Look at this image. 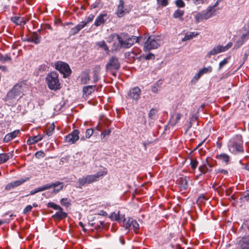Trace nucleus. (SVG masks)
<instances>
[{
  "instance_id": "obj_11",
  "label": "nucleus",
  "mask_w": 249,
  "mask_h": 249,
  "mask_svg": "<svg viewBox=\"0 0 249 249\" xmlns=\"http://www.w3.org/2000/svg\"><path fill=\"white\" fill-rule=\"evenodd\" d=\"M141 94V90L138 87H135L130 89L128 93V96L133 100L138 101Z\"/></svg>"
},
{
  "instance_id": "obj_10",
  "label": "nucleus",
  "mask_w": 249,
  "mask_h": 249,
  "mask_svg": "<svg viewBox=\"0 0 249 249\" xmlns=\"http://www.w3.org/2000/svg\"><path fill=\"white\" fill-rule=\"evenodd\" d=\"M79 131L78 130H73L71 133L65 137V142L70 143H74L79 139Z\"/></svg>"
},
{
  "instance_id": "obj_20",
  "label": "nucleus",
  "mask_w": 249,
  "mask_h": 249,
  "mask_svg": "<svg viewBox=\"0 0 249 249\" xmlns=\"http://www.w3.org/2000/svg\"><path fill=\"white\" fill-rule=\"evenodd\" d=\"M44 137V135H38L34 137H30L27 141V143L29 145L35 144L38 142L42 140Z\"/></svg>"
},
{
  "instance_id": "obj_40",
  "label": "nucleus",
  "mask_w": 249,
  "mask_h": 249,
  "mask_svg": "<svg viewBox=\"0 0 249 249\" xmlns=\"http://www.w3.org/2000/svg\"><path fill=\"white\" fill-rule=\"evenodd\" d=\"M11 60V58L10 56L7 54L3 55L0 54V61L2 63H5L6 61H10Z\"/></svg>"
},
{
  "instance_id": "obj_47",
  "label": "nucleus",
  "mask_w": 249,
  "mask_h": 249,
  "mask_svg": "<svg viewBox=\"0 0 249 249\" xmlns=\"http://www.w3.org/2000/svg\"><path fill=\"white\" fill-rule=\"evenodd\" d=\"M175 2L178 7L183 8L185 7V3L182 0H176Z\"/></svg>"
},
{
  "instance_id": "obj_59",
  "label": "nucleus",
  "mask_w": 249,
  "mask_h": 249,
  "mask_svg": "<svg viewBox=\"0 0 249 249\" xmlns=\"http://www.w3.org/2000/svg\"><path fill=\"white\" fill-rule=\"evenodd\" d=\"M206 163L207 164L208 166H209L210 167V169H212V168L214 166V163L213 162L212 163H211L210 160H207Z\"/></svg>"
},
{
  "instance_id": "obj_26",
  "label": "nucleus",
  "mask_w": 249,
  "mask_h": 249,
  "mask_svg": "<svg viewBox=\"0 0 249 249\" xmlns=\"http://www.w3.org/2000/svg\"><path fill=\"white\" fill-rule=\"evenodd\" d=\"M89 80L90 77L89 73L86 71L82 72L80 77L81 83L83 84H87Z\"/></svg>"
},
{
  "instance_id": "obj_36",
  "label": "nucleus",
  "mask_w": 249,
  "mask_h": 249,
  "mask_svg": "<svg viewBox=\"0 0 249 249\" xmlns=\"http://www.w3.org/2000/svg\"><path fill=\"white\" fill-rule=\"evenodd\" d=\"M213 68L211 66H209L208 67H204L199 70V71L201 73V75H203L204 74H206L208 73H210L212 71Z\"/></svg>"
},
{
  "instance_id": "obj_23",
  "label": "nucleus",
  "mask_w": 249,
  "mask_h": 249,
  "mask_svg": "<svg viewBox=\"0 0 249 249\" xmlns=\"http://www.w3.org/2000/svg\"><path fill=\"white\" fill-rule=\"evenodd\" d=\"M184 14V10H182L180 9H177L175 11L173 14V17L175 18L178 19L180 21L183 20V16Z\"/></svg>"
},
{
  "instance_id": "obj_1",
  "label": "nucleus",
  "mask_w": 249,
  "mask_h": 249,
  "mask_svg": "<svg viewBox=\"0 0 249 249\" xmlns=\"http://www.w3.org/2000/svg\"><path fill=\"white\" fill-rule=\"evenodd\" d=\"M46 82L48 88L51 90L56 91L61 88V84L58 79V75L55 71H52L47 75Z\"/></svg>"
},
{
  "instance_id": "obj_60",
  "label": "nucleus",
  "mask_w": 249,
  "mask_h": 249,
  "mask_svg": "<svg viewBox=\"0 0 249 249\" xmlns=\"http://www.w3.org/2000/svg\"><path fill=\"white\" fill-rule=\"evenodd\" d=\"M117 35V34H113L110 36L107 39V41L108 42H111V41L114 38V37H116Z\"/></svg>"
},
{
  "instance_id": "obj_54",
  "label": "nucleus",
  "mask_w": 249,
  "mask_h": 249,
  "mask_svg": "<svg viewBox=\"0 0 249 249\" xmlns=\"http://www.w3.org/2000/svg\"><path fill=\"white\" fill-rule=\"evenodd\" d=\"M216 174L221 173L224 175L228 174V171L223 169H217L215 170Z\"/></svg>"
},
{
  "instance_id": "obj_52",
  "label": "nucleus",
  "mask_w": 249,
  "mask_h": 249,
  "mask_svg": "<svg viewBox=\"0 0 249 249\" xmlns=\"http://www.w3.org/2000/svg\"><path fill=\"white\" fill-rule=\"evenodd\" d=\"M35 156L36 158L38 159L44 158L45 156V154L43 151H39L36 153Z\"/></svg>"
},
{
  "instance_id": "obj_64",
  "label": "nucleus",
  "mask_w": 249,
  "mask_h": 249,
  "mask_svg": "<svg viewBox=\"0 0 249 249\" xmlns=\"http://www.w3.org/2000/svg\"><path fill=\"white\" fill-rule=\"evenodd\" d=\"M0 70H2L3 71H7V68L5 66H0Z\"/></svg>"
},
{
  "instance_id": "obj_13",
  "label": "nucleus",
  "mask_w": 249,
  "mask_h": 249,
  "mask_svg": "<svg viewBox=\"0 0 249 249\" xmlns=\"http://www.w3.org/2000/svg\"><path fill=\"white\" fill-rule=\"evenodd\" d=\"M28 178H21L19 180L14 181L11 183H8L6 185L5 189L7 190H10L13 188L20 186L26 181L28 180Z\"/></svg>"
},
{
  "instance_id": "obj_17",
  "label": "nucleus",
  "mask_w": 249,
  "mask_h": 249,
  "mask_svg": "<svg viewBox=\"0 0 249 249\" xmlns=\"http://www.w3.org/2000/svg\"><path fill=\"white\" fill-rule=\"evenodd\" d=\"M25 40L28 42H33L36 44H37L40 42L41 37L36 33H34Z\"/></svg>"
},
{
  "instance_id": "obj_27",
  "label": "nucleus",
  "mask_w": 249,
  "mask_h": 249,
  "mask_svg": "<svg viewBox=\"0 0 249 249\" xmlns=\"http://www.w3.org/2000/svg\"><path fill=\"white\" fill-rule=\"evenodd\" d=\"M67 216V213L64 212L62 210H59L55 214L53 215V218H55L58 219H62Z\"/></svg>"
},
{
  "instance_id": "obj_30",
  "label": "nucleus",
  "mask_w": 249,
  "mask_h": 249,
  "mask_svg": "<svg viewBox=\"0 0 249 249\" xmlns=\"http://www.w3.org/2000/svg\"><path fill=\"white\" fill-rule=\"evenodd\" d=\"M198 169L201 174H206L207 172H210L212 170L211 169H209L208 168L206 162L203 164L202 165L200 166L198 168Z\"/></svg>"
},
{
  "instance_id": "obj_8",
  "label": "nucleus",
  "mask_w": 249,
  "mask_h": 249,
  "mask_svg": "<svg viewBox=\"0 0 249 249\" xmlns=\"http://www.w3.org/2000/svg\"><path fill=\"white\" fill-rule=\"evenodd\" d=\"M230 151L233 153L236 154L243 152V148L241 142H231L229 145Z\"/></svg>"
},
{
  "instance_id": "obj_7",
  "label": "nucleus",
  "mask_w": 249,
  "mask_h": 249,
  "mask_svg": "<svg viewBox=\"0 0 249 249\" xmlns=\"http://www.w3.org/2000/svg\"><path fill=\"white\" fill-rule=\"evenodd\" d=\"M129 9L124 6V2L123 0H120L117 6L116 14L119 18H122L128 13Z\"/></svg>"
},
{
  "instance_id": "obj_46",
  "label": "nucleus",
  "mask_w": 249,
  "mask_h": 249,
  "mask_svg": "<svg viewBox=\"0 0 249 249\" xmlns=\"http://www.w3.org/2000/svg\"><path fill=\"white\" fill-rule=\"evenodd\" d=\"M53 187V183L51 184H47L42 186L40 187V190L41 191H44L45 190L50 189Z\"/></svg>"
},
{
  "instance_id": "obj_56",
  "label": "nucleus",
  "mask_w": 249,
  "mask_h": 249,
  "mask_svg": "<svg viewBox=\"0 0 249 249\" xmlns=\"http://www.w3.org/2000/svg\"><path fill=\"white\" fill-rule=\"evenodd\" d=\"M41 192V190H40V187H38L37 188H36L30 192V193L29 195H33L38 192Z\"/></svg>"
},
{
  "instance_id": "obj_15",
  "label": "nucleus",
  "mask_w": 249,
  "mask_h": 249,
  "mask_svg": "<svg viewBox=\"0 0 249 249\" xmlns=\"http://www.w3.org/2000/svg\"><path fill=\"white\" fill-rule=\"evenodd\" d=\"M249 38V33H247V34L242 35V36L236 42V43L234 45V48H239Z\"/></svg>"
},
{
  "instance_id": "obj_34",
  "label": "nucleus",
  "mask_w": 249,
  "mask_h": 249,
  "mask_svg": "<svg viewBox=\"0 0 249 249\" xmlns=\"http://www.w3.org/2000/svg\"><path fill=\"white\" fill-rule=\"evenodd\" d=\"M55 125L54 124H52L49 125L48 128L46 131V134L49 136H52L54 130Z\"/></svg>"
},
{
  "instance_id": "obj_49",
  "label": "nucleus",
  "mask_w": 249,
  "mask_h": 249,
  "mask_svg": "<svg viewBox=\"0 0 249 249\" xmlns=\"http://www.w3.org/2000/svg\"><path fill=\"white\" fill-rule=\"evenodd\" d=\"M110 217L112 219L116 221H119L120 220L119 213H113L111 214Z\"/></svg>"
},
{
  "instance_id": "obj_42",
  "label": "nucleus",
  "mask_w": 249,
  "mask_h": 249,
  "mask_svg": "<svg viewBox=\"0 0 249 249\" xmlns=\"http://www.w3.org/2000/svg\"><path fill=\"white\" fill-rule=\"evenodd\" d=\"M94 18V16L92 14H90L89 15L88 17L86 19V21H81V23H84L85 24V26H87V25L91 21H92V20Z\"/></svg>"
},
{
  "instance_id": "obj_39",
  "label": "nucleus",
  "mask_w": 249,
  "mask_h": 249,
  "mask_svg": "<svg viewBox=\"0 0 249 249\" xmlns=\"http://www.w3.org/2000/svg\"><path fill=\"white\" fill-rule=\"evenodd\" d=\"M60 203L66 207H69L71 205L70 200L68 198H62L60 200Z\"/></svg>"
},
{
  "instance_id": "obj_19",
  "label": "nucleus",
  "mask_w": 249,
  "mask_h": 249,
  "mask_svg": "<svg viewBox=\"0 0 249 249\" xmlns=\"http://www.w3.org/2000/svg\"><path fill=\"white\" fill-rule=\"evenodd\" d=\"M182 114L180 113H175L171 115L170 118V124L172 126L175 125L182 117Z\"/></svg>"
},
{
  "instance_id": "obj_32",
  "label": "nucleus",
  "mask_w": 249,
  "mask_h": 249,
  "mask_svg": "<svg viewBox=\"0 0 249 249\" xmlns=\"http://www.w3.org/2000/svg\"><path fill=\"white\" fill-rule=\"evenodd\" d=\"M129 222H130L131 224V230H133L134 231H135L136 232H137V231L138 230L139 228V225L137 222L135 220L133 219L132 218H129Z\"/></svg>"
},
{
  "instance_id": "obj_44",
  "label": "nucleus",
  "mask_w": 249,
  "mask_h": 249,
  "mask_svg": "<svg viewBox=\"0 0 249 249\" xmlns=\"http://www.w3.org/2000/svg\"><path fill=\"white\" fill-rule=\"evenodd\" d=\"M188 2H193L195 5L203 4L207 1V0H186Z\"/></svg>"
},
{
  "instance_id": "obj_55",
  "label": "nucleus",
  "mask_w": 249,
  "mask_h": 249,
  "mask_svg": "<svg viewBox=\"0 0 249 249\" xmlns=\"http://www.w3.org/2000/svg\"><path fill=\"white\" fill-rule=\"evenodd\" d=\"M202 76L201 73L199 71L193 77V80L195 81H197Z\"/></svg>"
},
{
  "instance_id": "obj_63",
  "label": "nucleus",
  "mask_w": 249,
  "mask_h": 249,
  "mask_svg": "<svg viewBox=\"0 0 249 249\" xmlns=\"http://www.w3.org/2000/svg\"><path fill=\"white\" fill-rule=\"evenodd\" d=\"M79 225L82 227L83 230L85 231H86V229L85 228V226L82 222L79 223Z\"/></svg>"
},
{
  "instance_id": "obj_35",
  "label": "nucleus",
  "mask_w": 249,
  "mask_h": 249,
  "mask_svg": "<svg viewBox=\"0 0 249 249\" xmlns=\"http://www.w3.org/2000/svg\"><path fill=\"white\" fill-rule=\"evenodd\" d=\"M111 133V130L110 129H106L101 134V139L103 142L107 141V139L106 138L107 136H108Z\"/></svg>"
},
{
  "instance_id": "obj_38",
  "label": "nucleus",
  "mask_w": 249,
  "mask_h": 249,
  "mask_svg": "<svg viewBox=\"0 0 249 249\" xmlns=\"http://www.w3.org/2000/svg\"><path fill=\"white\" fill-rule=\"evenodd\" d=\"M9 159L8 154H0V164L7 161Z\"/></svg>"
},
{
  "instance_id": "obj_43",
  "label": "nucleus",
  "mask_w": 249,
  "mask_h": 249,
  "mask_svg": "<svg viewBox=\"0 0 249 249\" xmlns=\"http://www.w3.org/2000/svg\"><path fill=\"white\" fill-rule=\"evenodd\" d=\"M97 45L100 48L104 49L105 51H108V48L104 41L98 42L97 43Z\"/></svg>"
},
{
  "instance_id": "obj_18",
  "label": "nucleus",
  "mask_w": 249,
  "mask_h": 249,
  "mask_svg": "<svg viewBox=\"0 0 249 249\" xmlns=\"http://www.w3.org/2000/svg\"><path fill=\"white\" fill-rule=\"evenodd\" d=\"M20 133L19 130H16L11 133L6 134L3 139L4 142H7L16 138Z\"/></svg>"
},
{
  "instance_id": "obj_16",
  "label": "nucleus",
  "mask_w": 249,
  "mask_h": 249,
  "mask_svg": "<svg viewBox=\"0 0 249 249\" xmlns=\"http://www.w3.org/2000/svg\"><path fill=\"white\" fill-rule=\"evenodd\" d=\"M107 14H101L99 15L96 18L94 25L96 26H99L105 23V21L107 19Z\"/></svg>"
},
{
  "instance_id": "obj_58",
  "label": "nucleus",
  "mask_w": 249,
  "mask_h": 249,
  "mask_svg": "<svg viewBox=\"0 0 249 249\" xmlns=\"http://www.w3.org/2000/svg\"><path fill=\"white\" fill-rule=\"evenodd\" d=\"M155 112L156 111L154 108L151 109L149 113V117L152 119L153 117L155 115Z\"/></svg>"
},
{
  "instance_id": "obj_31",
  "label": "nucleus",
  "mask_w": 249,
  "mask_h": 249,
  "mask_svg": "<svg viewBox=\"0 0 249 249\" xmlns=\"http://www.w3.org/2000/svg\"><path fill=\"white\" fill-rule=\"evenodd\" d=\"M11 20L17 25H21L22 24H25V22L23 20V18L20 17H14L11 18Z\"/></svg>"
},
{
  "instance_id": "obj_51",
  "label": "nucleus",
  "mask_w": 249,
  "mask_h": 249,
  "mask_svg": "<svg viewBox=\"0 0 249 249\" xmlns=\"http://www.w3.org/2000/svg\"><path fill=\"white\" fill-rule=\"evenodd\" d=\"M93 133V130L92 129H88L86 131V138H89Z\"/></svg>"
},
{
  "instance_id": "obj_2",
  "label": "nucleus",
  "mask_w": 249,
  "mask_h": 249,
  "mask_svg": "<svg viewBox=\"0 0 249 249\" xmlns=\"http://www.w3.org/2000/svg\"><path fill=\"white\" fill-rule=\"evenodd\" d=\"M128 35L125 34H122L121 35H117L116 38L118 40L121 47L128 48L130 47L134 43L139 41L142 37H137L135 36H132L127 38Z\"/></svg>"
},
{
  "instance_id": "obj_4",
  "label": "nucleus",
  "mask_w": 249,
  "mask_h": 249,
  "mask_svg": "<svg viewBox=\"0 0 249 249\" xmlns=\"http://www.w3.org/2000/svg\"><path fill=\"white\" fill-rule=\"evenodd\" d=\"M217 5L218 1L214 5L209 6L206 11L196 13L195 15L196 21L199 22L203 20H207L213 16L216 11L215 7Z\"/></svg>"
},
{
  "instance_id": "obj_5",
  "label": "nucleus",
  "mask_w": 249,
  "mask_h": 249,
  "mask_svg": "<svg viewBox=\"0 0 249 249\" xmlns=\"http://www.w3.org/2000/svg\"><path fill=\"white\" fill-rule=\"evenodd\" d=\"M55 69L63 74L65 78L69 76L71 72L69 65L62 61H58L55 64Z\"/></svg>"
},
{
  "instance_id": "obj_57",
  "label": "nucleus",
  "mask_w": 249,
  "mask_h": 249,
  "mask_svg": "<svg viewBox=\"0 0 249 249\" xmlns=\"http://www.w3.org/2000/svg\"><path fill=\"white\" fill-rule=\"evenodd\" d=\"M125 227L126 229H129L131 230V224L130 222H129V218L128 219L127 221L125 223Z\"/></svg>"
},
{
  "instance_id": "obj_9",
  "label": "nucleus",
  "mask_w": 249,
  "mask_h": 249,
  "mask_svg": "<svg viewBox=\"0 0 249 249\" xmlns=\"http://www.w3.org/2000/svg\"><path fill=\"white\" fill-rule=\"evenodd\" d=\"M120 67V64L118 59L115 57H112L106 65L107 70H118Z\"/></svg>"
},
{
  "instance_id": "obj_33",
  "label": "nucleus",
  "mask_w": 249,
  "mask_h": 249,
  "mask_svg": "<svg viewBox=\"0 0 249 249\" xmlns=\"http://www.w3.org/2000/svg\"><path fill=\"white\" fill-rule=\"evenodd\" d=\"M18 88H19V87H14V88L12 89V90L8 92V96L9 97H12L13 95H14V98H15V96H20V94L19 93H18Z\"/></svg>"
},
{
  "instance_id": "obj_21",
  "label": "nucleus",
  "mask_w": 249,
  "mask_h": 249,
  "mask_svg": "<svg viewBox=\"0 0 249 249\" xmlns=\"http://www.w3.org/2000/svg\"><path fill=\"white\" fill-rule=\"evenodd\" d=\"M85 27V24L81 22L71 29L70 32L71 36H73L77 34L82 29Z\"/></svg>"
},
{
  "instance_id": "obj_50",
  "label": "nucleus",
  "mask_w": 249,
  "mask_h": 249,
  "mask_svg": "<svg viewBox=\"0 0 249 249\" xmlns=\"http://www.w3.org/2000/svg\"><path fill=\"white\" fill-rule=\"evenodd\" d=\"M143 57L146 60H153L155 58V55L153 53H149L146 55H143Z\"/></svg>"
},
{
  "instance_id": "obj_53",
  "label": "nucleus",
  "mask_w": 249,
  "mask_h": 249,
  "mask_svg": "<svg viewBox=\"0 0 249 249\" xmlns=\"http://www.w3.org/2000/svg\"><path fill=\"white\" fill-rule=\"evenodd\" d=\"M32 208L33 207L30 205L27 206L23 210V213L27 214L29 213L32 211Z\"/></svg>"
},
{
  "instance_id": "obj_22",
  "label": "nucleus",
  "mask_w": 249,
  "mask_h": 249,
  "mask_svg": "<svg viewBox=\"0 0 249 249\" xmlns=\"http://www.w3.org/2000/svg\"><path fill=\"white\" fill-rule=\"evenodd\" d=\"M216 158L219 160L221 162L224 163L226 165L229 163L230 158L229 156L226 154L217 155L216 156Z\"/></svg>"
},
{
  "instance_id": "obj_25",
  "label": "nucleus",
  "mask_w": 249,
  "mask_h": 249,
  "mask_svg": "<svg viewBox=\"0 0 249 249\" xmlns=\"http://www.w3.org/2000/svg\"><path fill=\"white\" fill-rule=\"evenodd\" d=\"M53 192L55 194L58 193L63 189V185L62 182L59 181L53 183Z\"/></svg>"
},
{
  "instance_id": "obj_61",
  "label": "nucleus",
  "mask_w": 249,
  "mask_h": 249,
  "mask_svg": "<svg viewBox=\"0 0 249 249\" xmlns=\"http://www.w3.org/2000/svg\"><path fill=\"white\" fill-rule=\"evenodd\" d=\"M244 197L247 199H249V190L247 191L246 192H245L244 195Z\"/></svg>"
},
{
  "instance_id": "obj_45",
  "label": "nucleus",
  "mask_w": 249,
  "mask_h": 249,
  "mask_svg": "<svg viewBox=\"0 0 249 249\" xmlns=\"http://www.w3.org/2000/svg\"><path fill=\"white\" fill-rule=\"evenodd\" d=\"M198 164V161L196 159H192L191 160L190 164L191 168L193 169H195L197 166Z\"/></svg>"
},
{
  "instance_id": "obj_48",
  "label": "nucleus",
  "mask_w": 249,
  "mask_h": 249,
  "mask_svg": "<svg viewBox=\"0 0 249 249\" xmlns=\"http://www.w3.org/2000/svg\"><path fill=\"white\" fill-rule=\"evenodd\" d=\"M159 5L165 7L168 4V0H157Z\"/></svg>"
},
{
  "instance_id": "obj_37",
  "label": "nucleus",
  "mask_w": 249,
  "mask_h": 249,
  "mask_svg": "<svg viewBox=\"0 0 249 249\" xmlns=\"http://www.w3.org/2000/svg\"><path fill=\"white\" fill-rule=\"evenodd\" d=\"M230 58L231 57L229 56L224 58L222 61H221L219 64L218 70H220L224 66L227 64L229 63Z\"/></svg>"
},
{
  "instance_id": "obj_6",
  "label": "nucleus",
  "mask_w": 249,
  "mask_h": 249,
  "mask_svg": "<svg viewBox=\"0 0 249 249\" xmlns=\"http://www.w3.org/2000/svg\"><path fill=\"white\" fill-rule=\"evenodd\" d=\"M232 45L231 42L228 43L226 46H223L222 45H217L214 47L211 51H210L207 54L206 56L208 58H210L212 55H214L220 53L224 52L229 50Z\"/></svg>"
},
{
  "instance_id": "obj_14",
  "label": "nucleus",
  "mask_w": 249,
  "mask_h": 249,
  "mask_svg": "<svg viewBox=\"0 0 249 249\" xmlns=\"http://www.w3.org/2000/svg\"><path fill=\"white\" fill-rule=\"evenodd\" d=\"M239 249H249V236L243 237L238 242Z\"/></svg>"
},
{
  "instance_id": "obj_62",
  "label": "nucleus",
  "mask_w": 249,
  "mask_h": 249,
  "mask_svg": "<svg viewBox=\"0 0 249 249\" xmlns=\"http://www.w3.org/2000/svg\"><path fill=\"white\" fill-rule=\"evenodd\" d=\"M98 80H99V78H98V75L97 74L95 73L94 74V77H93V82H94V83L97 82V81Z\"/></svg>"
},
{
  "instance_id": "obj_29",
  "label": "nucleus",
  "mask_w": 249,
  "mask_h": 249,
  "mask_svg": "<svg viewBox=\"0 0 249 249\" xmlns=\"http://www.w3.org/2000/svg\"><path fill=\"white\" fill-rule=\"evenodd\" d=\"M198 35V33L197 32H189L187 33L184 37L182 39L183 41L190 40L193 38L194 37Z\"/></svg>"
},
{
  "instance_id": "obj_24",
  "label": "nucleus",
  "mask_w": 249,
  "mask_h": 249,
  "mask_svg": "<svg viewBox=\"0 0 249 249\" xmlns=\"http://www.w3.org/2000/svg\"><path fill=\"white\" fill-rule=\"evenodd\" d=\"M95 86H88L84 87L83 89V95L88 96L94 90Z\"/></svg>"
},
{
  "instance_id": "obj_3",
  "label": "nucleus",
  "mask_w": 249,
  "mask_h": 249,
  "mask_svg": "<svg viewBox=\"0 0 249 249\" xmlns=\"http://www.w3.org/2000/svg\"><path fill=\"white\" fill-rule=\"evenodd\" d=\"M107 174L106 171H99L94 175H88L83 176L78 179V183L80 186H84L87 184L92 183L98 181L104 175Z\"/></svg>"
},
{
  "instance_id": "obj_28",
  "label": "nucleus",
  "mask_w": 249,
  "mask_h": 249,
  "mask_svg": "<svg viewBox=\"0 0 249 249\" xmlns=\"http://www.w3.org/2000/svg\"><path fill=\"white\" fill-rule=\"evenodd\" d=\"M179 185L180 189L183 190H186L188 187V183L186 178H180L178 180Z\"/></svg>"
},
{
  "instance_id": "obj_12",
  "label": "nucleus",
  "mask_w": 249,
  "mask_h": 249,
  "mask_svg": "<svg viewBox=\"0 0 249 249\" xmlns=\"http://www.w3.org/2000/svg\"><path fill=\"white\" fill-rule=\"evenodd\" d=\"M156 37L154 36H150L145 42L144 47V51H148L155 49L156 46Z\"/></svg>"
},
{
  "instance_id": "obj_41",
  "label": "nucleus",
  "mask_w": 249,
  "mask_h": 249,
  "mask_svg": "<svg viewBox=\"0 0 249 249\" xmlns=\"http://www.w3.org/2000/svg\"><path fill=\"white\" fill-rule=\"evenodd\" d=\"M48 206L53 208L54 210H62V208L59 205L54 203L53 202H49L48 203Z\"/></svg>"
}]
</instances>
